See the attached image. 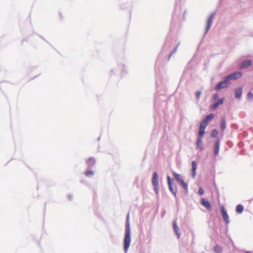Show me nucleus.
I'll list each match as a JSON object with an SVG mask.
<instances>
[{
	"mask_svg": "<svg viewBox=\"0 0 253 253\" xmlns=\"http://www.w3.org/2000/svg\"><path fill=\"white\" fill-rule=\"evenodd\" d=\"M131 241L130 229L129 226V223L127 224V227L125 230V237L124 240V250L126 253H127V250L130 246Z\"/></svg>",
	"mask_w": 253,
	"mask_h": 253,
	"instance_id": "obj_1",
	"label": "nucleus"
},
{
	"mask_svg": "<svg viewBox=\"0 0 253 253\" xmlns=\"http://www.w3.org/2000/svg\"><path fill=\"white\" fill-rule=\"evenodd\" d=\"M214 117L213 114L211 113L206 116L205 119L201 123L199 130L205 132V129L208 125L209 122L211 121Z\"/></svg>",
	"mask_w": 253,
	"mask_h": 253,
	"instance_id": "obj_2",
	"label": "nucleus"
},
{
	"mask_svg": "<svg viewBox=\"0 0 253 253\" xmlns=\"http://www.w3.org/2000/svg\"><path fill=\"white\" fill-rule=\"evenodd\" d=\"M205 132L202 130H199L198 138L196 143V148L200 151L203 150V141L202 138L204 135Z\"/></svg>",
	"mask_w": 253,
	"mask_h": 253,
	"instance_id": "obj_3",
	"label": "nucleus"
},
{
	"mask_svg": "<svg viewBox=\"0 0 253 253\" xmlns=\"http://www.w3.org/2000/svg\"><path fill=\"white\" fill-rule=\"evenodd\" d=\"M152 182L155 192L158 193L159 192L158 175L156 172H154L153 173Z\"/></svg>",
	"mask_w": 253,
	"mask_h": 253,
	"instance_id": "obj_4",
	"label": "nucleus"
},
{
	"mask_svg": "<svg viewBox=\"0 0 253 253\" xmlns=\"http://www.w3.org/2000/svg\"><path fill=\"white\" fill-rule=\"evenodd\" d=\"M230 84V82L228 81L226 78H225V80L219 83L215 87V89L216 90H219L222 88H224L226 87Z\"/></svg>",
	"mask_w": 253,
	"mask_h": 253,
	"instance_id": "obj_5",
	"label": "nucleus"
},
{
	"mask_svg": "<svg viewBox=\"0 0 253 253\" xmlns=\"http://www.w3.org/2000/svg\"><path fill=\"white\" fill-rule=\"evenodd\" d=\"M243 74L241 72H237L234 73L233 74H231L228 76H227L226 78L228 80V81L229 82L231 80H236L238 78H240L242 77Z\"/></svg>",
	"mask_w": 253,
	"mask_h": 253,
	"instance_id": "obj_6",
	"label": "nucleus"
},
{
	"mask_svg": "<svg viewBox=\"0 0 253 253\" xmlns=\"http://www.w3.org/2000/svg\"><path fill=\"white\" fill-rule=\"evenodd\" d=\"M221 213L223 217V218L224 220L225 221V222L228 224L229 222V219L228 215L227 213V212L224 209L223 206H222L221 207Z\"/></svg>",
	"mask_w": 253,
	"mask_h": 253,
	"instance_id": "obj_7",
	"label": "nucleus"
},
{
	"mask_svg": "<svg viewBox=\"0 0 253 253\" xmlns=\"http://www.w3.org/2000/svg\"><path fill=\"white\" fill-rule=\"evenodd\" d=\"M214 15V14H211L209 17L207 23L206 32H207L209 31V30L210 29V28L211 26V25L212 18H213Z\"/></svg>",
	"mask_w": 253,
	"mask_h": 253,
	"instance_id": "obj_8",
	"label": "nucleus"
},
{
	"mask_svg": "<svg viewBox=\"0 0 253 253\" xmlns=\"http://www.w3.org/2000/svg\"><path fill=\"white\" fill-rule=\"evenodd\" d=\"M201 204L202 205L204 206L205 208H206L208 210H211V204L210 202L205 200L204 198H202L201 200Z\"/></svg>",
	"mask_w": 253,
	"mask_h": 253,
	"instance_id": "obj_9",
	"label": "nucleus"
},
{
	"mask_svg": "<svg viewBox=\"0 0 253 253\" xmlns=\"http://www.w3.org/2000/svg\"><path fill=\"white\" fill-rule=\"evenodd\" d=\"M252 64V62L250 60H247L241 64L240 65V68L241 69H244L248 67H249Z\"/></svg>",
	"mask_w": 253,
	"mask_h": 253,
	"instance_id": "obj_10",
	"label": "nucleus"
},
{
	"mask_svg": "<svg viewBox=\"0 0 253 253\" xmlns=\"http://www.w3.org/2000/svg\"><path fill=\"white\" fill-rule=\"evenodd\" d=\"M173 175L175 180L179 183L182 179V176L178 173H175V172H172Z\"/></svg>",
	"mask_w": 253,
	"mask_h": 253,
	"instance_id": "obj_11",
	"label": "nucleus"
},
{
	"mask_svg": "<svg viewBox=\"0 0 253 253\" xmlns=\"http://www.w3.org/2000/svg\"><path fill=\"white\" fill-rule=\"evenodd\" d=\"M197 169V164L195 161L192 162V176L195 177L196 175V170Z\"/></svg>",
	"mask_w": 253,
	"mask_h": 253,
	"instance_id": "obj_12",
	"label": "nucleus"
},
{
	"mask_svg": "<svg viewBox=\"0 0 253 253\" xmlns=\"http://www.w3.org/2000/svg\"><path fill=\"white\" fill-rule=\"evenodd\" d=\"M219 144L220 142L219 140H217L215 143V147H214V154L215 155H217L219 153Z\"/></svg>",
	"mask_w": 253,
	"mask_h": 253,
	"instance_id": "obj_13",
	"label": "nucleus"
},
{
	"mask_svg": "<svg viewBox=\"0 0 253 253\" xmlns=\"http://www.w3.org/2000/svg\"><path fill=\"white\" fill-rule=\"evenodd\" d=\"M223 99H219L216 102H215L212 106L211 108L212 109H216L219 105L223 104Z\"/></svg>",
	"mask_w": 253,
	"mask_h": 253,
	"instance_id": "obj_14",
	"label": "nucleus"
},
{
	"mask_svg": "<svg viewBox=\"0 0 253 253\" xmlns=\"http://www.w3.org/2000/svg\"><path fill=\"white\" fill-rule=\"evenodd\" d=\"M242 94V88L241 87L236 89L235 90V96L237 98H239L241 97Z\"/></svg>",
	"mask_w": 253,
	"mask_h": 253,
	"instance_id": "obj_15",
	"label": "nucleus"
},
{
	"mask_svg": "<svg viewBox=\"0 0 253 253\" xmlns=\"http://www.w3.org/2000/svg\"><path fill=\"white\" fill-rule=\"evenodd\" d=\"M168 185L169 190L175 196L177 191L176 186H173L172 183Z\"/></svg>",
	"mask_w": 253,
	"mask_h": 253,
	"instance_id": "obj_16",
	"label": "nucleus"
},
{
	"mask_svg": "<svg viewBox=\"0 0 253 253\" xmlns=\"http://www.w3.org/2000/svg\"><path fill=\"white\" fill-rule=\"evenodd\" d=\"M244 211V207L243 206L239 204L236 207V211L238 213H242Z\"/></svg>",
	"mask_w": 253,
	"mask_h": 253,
	"instance_id": "obj_17",
	"label": "nucleus"
},
{
	"mask_svg": "<svg viewBox=\"0 0 253 253\" xmlns=\"http://www.w3.org/2000/svg\"><path fill=\"white\" fill-rule=\"evenodd\" d=\"M95 161L94 159H93L92 158H88L86 160V163L88 165L89 167H90V166H92L93 165H94L95 164Z\"/></svg>",
	"mask_w": 253,
	"mask_h": 253,
	"instance_id": "obj_18",
	"label": "nucleus"
},
{
	"mask_svg": "<svg viewBox=\"0 0 253 253\" xmlns=\"http://www.w3.org/2000/svg\"><path fill=\"white\" fill-rule=\"evenodd\" d=\"M226 123L225 118H222L220 124V128L222 130H223L226 128Z\"/></svg>",
	"mask_w": 253,
	"mask_h": 253,
	"instance_id": "obj_19",
	"label": "nucleus"
},
{
	"mask_svg": "<svg viewBox=\"0 0 253 253\" xmlns=\"http://www.w3.org/2000/svg\"><path fill=\"white\" fill-rule=\"evenodd\" d=\"M179 183L182 186L184 189L187 190L188 184L183 179Z\"/></svg>",
	"mask_w": 253,
	"mask_h": 253,
	"instance_id": "obj_20",
	"label": "nucleus"
},
{
	"mask_svg": "<svg viewBox=\"0 0 253 253\" xmlns=\"http://www.w3.org/2000/svg\"><path fill=\"white\" fill-rule=\"evenodd\" d=\"M214 251L217 253H221L222 252V249L220 246H216L214 248Z\"/></svg>",
	"mask_w": 253,
	"mask_h": 253,
	"instance_id": "obj_21",
	"label": "nucleus"
},
{
	"mask_svg": "<svg viewBox=\"0 0 253 253\" xmlns=\"http://www.w3.org/2000/svg\"><path fill=\"white\" fill-rule=\"evenodd\" d=\"M86 176L90 177L93 175V172L92 170H88L85 172Z\"/></svg>",
	"mask_w": 253,
	"mask_h": 253,
	"instance_id": "obj_22",
	"label": "nucleus"
},
{
	"mask_svg": "<svg viewBox=\"0 0 253 253\" xmlns=\"http://www.w3.org/2000/svg\"><path fill=\"white\" fill-rule=\"evenodd\" d=\"M217 131L216 129H213L211 132V135L213 137H215L217 136Z\"/></svg>",
	"mask_w": 253,
	"mask_h": 253,
	"instance_id": "obj_23",
	"label": "nucleus"
},
{
	"mask_svg": "<svg viewBox=\"0 0 253 253\" xmlns=\"http://www.w3.org/2000/svg\"><path fill=\"white\" fill-rule=\"evenodd\" d=\"M247 97L249 99H253V94L250 92L248 93Z\"/></svg>",
	"mask_w": 253,
	"mask_h": 253,
	"instance_id": "obj_24",
	"label": "nucleus"
},
{
	"mask_svg": "<svg viewBox=\"0 0 253 253\" xmlns=\"http://www.w3.org/2000/svg\"><path fill=\"white\" fill-rule=\"evenodd\" d=\"M173 228L174 229V231H175V232H177L178 230V227L176 226V222L174 221L173 222Z\"/></svg>",
	"mask_w": 253,
	"mask_h": 253,
	"instance_id": "obj_25",
	"label": "nucleus"
},
{
	"mask_svg": "<svg viewBox=\"0 0 253 253\" xmlns=\"http://www.w3.org/2000/svg\"><path fill=\"white\" fill-rule=\"evenodd\" d=\"M198 192H199V193L201 195H203L204 193V190L202 188H200L199 189Z\"/></svg>",
	"mask_w": 253,
	"mask_h": 253,
	"instance_id": "obj_26",
	"label": "nucleus"
},
{
	"mask_svg": "<svg viewBox=\"0 0 253 253\" xmlns=\"http://www.w3.org/2000/svg\"><path fill=\"white\" fill-rule=\"evenodd\" d=\"M167 181H168V185H170L172 183L171 179L170 178V177L169 176H167Z\"/></svg>",
	"mask_w": 253,
	"mask_h": 253,
	"instance_id": "obj_27",
	"label": "nucleus"
},
{
	"mask_svg": "<svg viewBox=\"0 0 253 253\" xmlns=\"http://www.w3.org/2000/svg\"><path fill=\"white\" fill-rule=\"evenodd\" d=\"M201 91H198L197 93H196V97L199 99L201 96Z\"/></svg>",
	"mask_w": 253,
	"mask_h": 253,
	"instance_id": "obj_28",
	"label": "nucleus"
},
{
	"mask_svg": "<svg viewBox=\"0 0 253 253\" xmlns=\"http://www.w3.org/2000/svg\"><path fill=\"white\" fill-rule=\"evenodd\" d=\"M218 97V95L217 94H215L213 96V98L214 100H216Z\"/></svg>",
	"mask_w": 253,
	"mask_h": 253,
	"instance_id": "obj_29",
	"label": "nucleus"
},
{
	"mask_svg": "<svg viewBox=\"0 0 253 253\" xmlns=\"http://www.w3.org/2000/svg\"><path fill=\"white\" fill-rule=\"evenodd\" d=\"M248 253H249V252H248Z\"/></svg>",
	"mask_w": 253,
	"mask_h": 253,
	"instance_id": "obj_30",
	"label": "nucleus"
}]
</instances>
